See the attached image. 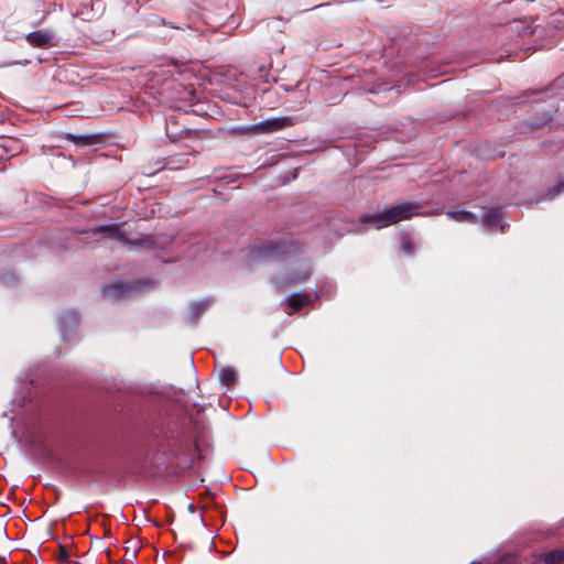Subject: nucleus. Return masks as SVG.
<instances>
[{
  "label": "nucleus",
  "mask_w": 564,
  "mask_h": 564,
  "mask_svg": "<svg viewBox=\"0 0 564 564\" xmlns=\"http://www.w3.org/2000/svg\"><path fill=\"white\" fill-rule=\"evenodd\" d=\"M105 137L102 133H86V134H73V145L75 150L79 151L85 148H94L104 143Z\"/></svg>",
  "instance_id": "5"
},
{
  "label": "nucleus",
  "mask_w": 564,
  "mask_h": 564,
  "mask_svg": "<svg viewBox=\"0 0 564 564\" xmlns=\"http://www.w3.org/2000/svg\"><path fill=\"white\" fill-rule=\"evenodd\" d=\"M564 560L563 551H552L546 554L545 561L547 563H557Z\"/></svg>",
  "instance_id": "16"
},
{
  "label": "nucleus",
  "mask_w": 564,
  "mask_h": 564,
  "mask_svg": "<svg viewBox=\"0 0 564 564\" xmlns=\"http://www.w3.org/2000/svg\"><path fill=\"white\" fill-rule=\"evenodd\" d=\"M96 232L102 234L104 236L110 239L118 240L124 245H130L134 247H145L148 249L155 248V242L153 241L152 237H144L140 239L130 240L126 237L124 232L120 230L118 225L99 226L96 229Z\"/></svg>",
  "instance_id": "3"
},
{
  "label": "nucleus",
  "mask_w": 564,
  "mask_h": 564,
  "mask_svg": "<svg viewBox=\"0 0 564 564\" xmlns=\"http://www.w3.org/2000/svg\"><path fill=\"white\" fill-rule=\"evenodd\" d=\"M289 126H291V119L288 117L271 118L257 123L254 130L260 133H270Z\"/></svg>",
  "instance_id": "7"
},
{
  "label": "nucleus",
  "mask_w": 564,
  "mask_h": 564,
  "mask_svg": "<svg viewBox=\"0 0 564 564\" xmlns=\"http://www.w3.org/2000/svg\"><path fill=\"white\" fill-rule=\"evenodd\" d=\"M469 564H482L480 561H471Z\"/></svg>",
  "instance_id": "20"
},
{
  "label": "nucleus",
  "mask_w": 564,
  "mask_h": 564,
  "mask_svg": "<svg viewBox=\"0 0 564 564\" xmlns=\"http://www.w3.org/2000/svg\"><path fill=\"white\" fill-rule=\"evenodd\" d=\"M69 558L68 549L66 545H59V554L57 556V560L59 562H67Z\"/></svg>",
  "instance_id": "18"
},
{
  "label": "nucleus",
  "mask_w": 564,
  "mask_h": 564,
  "mask_svg": "<svg viewBox=\"0 0 564 564\" xmlns=\"http://www.w3.org/2000/svg\"><path fill=\"white\" fill-rule=\"evenodd\" d=\"M311 275V269L308 267H303L296 270H292L288 272L283 279L282 284L285 286L300 284L305 282Z\"/></svg>",
  "instance_id": "8"
},
{
  "label": "nucleus",
  "mask_w": 564,
  "mask_h": 564,
  "mask_svg": "<svg viewBox=\"0 0 564 564\" xmlns=\"http://www.w3.org/2000/svg\"><path fill=\"white\" fill-rule=\"evenodd\" d=\"M501 217L502 214L499 208H491L485 213L484 223L490 227L497 226L499 225Z\"/></svg>",
  "instance_id": "13"
},
{
  "label": "nucleus",
  "mask_w": 564,
  "mask_h": 564,
  "mask_svg": "<svg viewBox=\"0 0 564 564\" xmlns=\"http://www.w3.org/2000/svg\"><path fill=\"white\" fill-rule=\"evenodd\" d=\"M214 301L210 299H204L200 301H194L188 306L186 315V322L189 324L197 323L200 317L210 308Z\"/></svg>",
  "instance_id": "6"
},
{
  "label": "nucleus",
  "mask_w": 564,
  "mask_h": 564,
  "mask_svg": "<svg viewBox=\"0 0 564 564\" xmlns=\"http://www.w3.org/2000/svg\"><path fill=\"white\" fill-rule=\"evenodd\" d=\"M135 289L132 282H115L102 288V295L109 300H120Z\"/></svg>",
  "instance_id": "4"
},
{
  "label": "nucleus",
  "mask_w": 564,
  "mask_h": 564,
  "mask_svg": "<svg viewBox=\"0 0 564 564\" xmlns=\"http://www.w3.org/2000/svg\"><path fill=\"white\" fill-rule=\"evenodd\" d=\"M447 215L456 221L469 223V224L478 223V218L474 214H471L470 212H467V210H449V212H447Z\"/></svg>",
  "instance_id": "12"
},
{
  "label": "nucleus",
  "mask_w": 564,
  "mask_h": 564,
  "mask_svg": "<svg viewBox=\"0 0 564 564\" xmlns=\"http://www.w3.org/2000/svg\"><path fill=\"white\" fill-rule=\"evenodd\" d=\"M401 251L409 257L415 254V246L410 235L404 234L400 239Z\"/></svg>",
  "instance_id": "14"
},
{
  "label": "nucleus",
  "mask_w": 564,
  "mask_h": 564,
  "mask_svg": "<svg viewBox=\"0 0 564 564\" xmlns=\"http://www.w3.org/2000/svg\"><path fill=\"white\" fill-rule=\"evenodd\" d=\"M562 192H564V181L560 182L553 189H551L547 193L546 198L553 199L556 195H558Z\"/></svg>",
  "instance_id": "17"
},
{
  "label": "nucleus",
  "mask_w": 564,
  "mask_h": 564,
  "mask_svg": "<svg viewBox=\"0 0 564 564\" xmlns=\"http://www.w3.org/2000/svg\"><path fill=\"white\" fill-rule=\"evenodd\" d=\"M218 380L221 386L229 389L237 380V370L230 366H223L218 371Z\"/></svg>",
  "instance_id": "10"
},
{
  "label": "nucleus",
  "mask_w": 564,
  "mask_h": 564,
  "mask_svg": "<svg viewBox=\"0 0 564 564\" xmlns=\"http://www.w3.org/2000/svg\"><path fill=\"white\" fill-rule=\"evenodd\" d=\"M0 564H6V556L0 555Z\"/></svg>",
  "instance_id": "19"
},
{
  "label": "nucleus",
  "mask_w": 564,
  "mask_h": 564,
  "mask_svg": "<svg viewBox=\"0 0 564 564\" xmlns=\"http://www.w3.org/2000/svg\"><path fill=\"white\" fill-rule=\"evenodd\" d=\"M128 543L126 546V558L127 561H132L137 557L140 545L138 540H131Z\"/></svg>",
  "instance_id": "15"
},
{
  "label": "nucleus",
  "mask_w": 564,
  "mask_h": 564,
  "mask_svg": "<svg viewBox=\"0 0 564 564\" xmlns=\"http://www.w3.org/2000/svg\"><path fill=\"white\" fill-rule=\"evenodd\" d=\"M310 303V295L308 294H302V293H295L292 294L289 300L288 304L289 306L294 311L297 312L304 306H306Z\"/></svg>",
  "instance_id": "11"
},
{
  "label": "nucleus",
  "mask_w": 564,
  "mask_h": 564,
  "mask_svg": "<svg viewBox=\"0 0 564 564\" xmlns=\"http://www.w3.org/2000/svg\"><path fill=\"white\" fill-rule=\"evenodd\" d=\"M420 209V204L404 202L399 205H394L382 213L362 215L360 217V221L364 224H373L377 228H383L398 224L401 220L412 218L419 214Z\"/></svg>",
  "instance_id": "2"
},
{
  "label": "nucleus",
  "mask_w": 564,
  "mask_h": 564,
  "mask_svg": "<svg viewBox=\"0 0 564 564\" xmlns=\"http://www.w3.org/2000/svg\"><path fill=\"white\" fill-rule=\"evenodd\" d=\"M300 250L301 246L293 236L258 240L249 248L248 261L250 264L259 261H271L294 254Z\"/></svg>",
  "instance_id": "1"
},
{
  "label": "nucleus",
  "mask_w": 564,
  "mask_h": 564,
  "mask_svg": "<svg viewBox=\"0 0 564 564\" xmlns=\"http://www.w3.org/2000/svg\"><path fill=\"white\" fill-rule=\"evenodd\" d=\"M78 111H79V110H78L77 108H73V109H72V112H73V113H74V112H78Z\"/></svg>",
  "instance_id": "21"
},
{
  "label": "nucleus",
  "mask_w": 564,
  "mask_h": 564,
  "mask_svg": "<svg viewBox=\"0 0 564 564\" xmlns=\"http://www.w3.org/2000/svg\"><path fill=\"white\" fill-rule=\"evenodd\" d=\"M25 39L34 47H45L50 45L52 35L47 32L34 31L29 33Z\"/></svg>",
  "instance_id": "9"
}]
</instances>
